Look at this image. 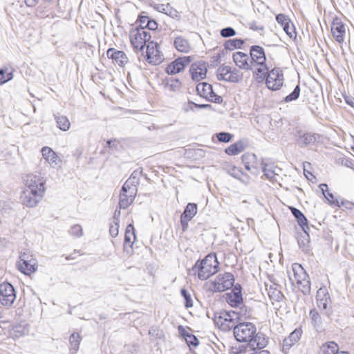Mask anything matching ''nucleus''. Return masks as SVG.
<instances>
[{
  "mask_svg": "<svg viewBox=\"0 0 354 354\" xmlns=\"http://www.w3.org/2000/svg\"><path fill=\"white\" fill-rule=\"evenodd\" d=\"M302 280H298L297 283L301 292L306 295L310 292V282L308 274H303Z\"/></svg>",
  "mask_w": 354,
  "mask_h": 354,
  "instance_id": "37",
  "label": "nucleus"
},
{
  "mask_svg": "<svg viewBox=\"0 0 354 354\" xmlns=\"http://www.w3.org/2000/svg\"><path fill=\"white\" fill-rule=\"evenodd\" d=\"M309 315L311 319L312 324L315 327H319L322 323V319L319 313L315 310H310Z\"/></svg>",
  "mask_w": 354,
  "mask_h": 354,
  "instance_id": "46",
  "label": "nucleus"
},
{
  "mask_svg": "<svg viewBox=\"0 0 354 354\" xmlns=\"http://www.w3.org/2000/svg\"><path fill=\"white\" fill-rule=\"evenodd\" d=\"M218 261L215 254H207L202 261L198 260L192 271L201 280H206L218 271Z\"/></svg>",
  "mask_w": 354,
  "mask_h": 354,
  "instance_id": "3",
  "label": "nucleus"
},
{
  "mask_svg": "<svg viewBox=\"0 0 354 354\" xmlns=\"http://www.w3.org/2000/svg\"><path fill=\"white\" fill-rule=\"evenodd\" d=\"M225 300L231 306L236 307L243 302L242 294L231 291L225 294Z\"/></svg>",
  "mask_w": 354,
  "mask_h": 354,
  "instance_id": "28",
  "label": "nucleus"
},
{
  "mask_svg": "<svg viewBox=\"0 0 354 354\" xmlns=\"http://www.w3.org/2000/svg\"><path fill=\"white\" fill-rule=\"evenodd\" d=\"M303 230V234H300L297 239V243L299 248L304 252H308L309 250V243H310V237L308 234L309 229H306Z\"/></svg>",
  "mask_w": 354,
  "mask_h": 354,
  "instance_id": "33",
  "label": "nucleus"
},
{
  "mask_svg": "<svg viewBox=\"0 0 354 354\" xmlns=\"http://www.w3.org/2000/svg\"><path fill=\"white\" fill-rule=\"evenodd\" d=\"M276 21L282 27L285 26L288 24H290V19L289 17L284 14H279L276 16Z\"/></svg>",
  "mask_w": 354,
  "mask_h": 354,
  "instance_id": "55",
  "label": "nucleus"
},
{
  "mask_svg": "<svg viewBox=\"0 0 354 354\" xmlns=\"http://www.w3.org/2000/svg\"><path fill=\"white\" fill-rule=\"evenodd\" d=\"M266 287L268 295L271 300L279 302L283 299V295L279 289V285L273 283L270 285L269 287L266 285Z\"/></svg>",
  "mask_w": 354,
  "mask_h": 354,
  "instance_id": "25",
  "label": "nucleus"
},
{
  "mask_svg": "<svg viewBox=\"0 0 354 354\" xmlns=\"http://www.w3.org/2000/svg\"><path fill=\"white\" fill-rule=\"evenodd\" d=\"M216 136L220 142H229L233 136L227 132H220L216 134Z\"/></svg>",
  "mask_w": 354,
  "mask_h": 354,
  "instance_id": "52",
  "label": "nucleus"
},
{
  "mask_svg": "<svg viewBox=\"0 0 354 354\" xmlns=\"http://www.w3.org/2000/svg\"><path fill=\"white\" fill-rule=\"evenodd\" d=\"M185 341L189 346L196 347L198 345L199 341L198 338L193 334L190 333L189 335H186Z\"/></svg>",
  "mask_w": 354,
  "mask_h": 354,
  "instance_id": "56",
  "label": "nucleus"
},
{
  "mask_svg": "<svg viewBox=\"0 0 354 354\" xmlns=\"http://www.w3.org/2000/svg\"><path fill=\"white\" fill-rule=\"evenodd\" d=\"M81 337L77 333H73L69 337V342L73 350L77 351L81 342Z\"/></svg>",
  "mask_w": 354,
  "mask_h": 354,
  "instance_id": "43",
  "label": "nucleus"
},
{
  "mask_svg": "<svg viewBox=\"0 0 354 354\" xmlns=\"http://www.w3.org/2000/svg\"><path fill=\"white\" fill-rule=\"evenodd\" d=\"M174 45L176 49L181 53H187L191 50L189 41L182 36H178L175 38Z\"/></svg>",
  "mask_w": 354,
  "mask_h": 354,
  "instance_id": "26",
  "label": "nucleus"
},
{
  "mask_svg": "<svg viewBox=\"0 0 354 354\" xmlns=\"http://www.w3.org/2000/svg\"><path fill=\"white\" fill-rule=\"evenodd\" d=\"M142 169H137L133 171L129 179L122 187V191L131 194H137L138 186L140 184L139 178L141 176Z\"/></svg>",
  "mask_w": 354,
  "mask_h": 354,
  "instance_id": "14",
  "label": "nucleus"
},
{
  "mask_svg": "<svg viewBox=\"0 0 354 354\" xmlns=\"http://www.w3.org/2000/svg\"><path fill=\"white\" fill-rule=\"evenodd\" d=\"M319 187L321 189L322 194L330 205L340 207L339 201L337 199H335L333 194L328 191L327 184H320Z\"/></svg>",
  "mask_w": 354,
  "mask_h": 354,
  "instance_id": "34",
  "label": "nucleus"
},
{
  "mask_svg": "<svg viewBox=\"0 0 354 354\" xmlns=\"http://www.w3.org/2000/svg\"><path fill=\"white\" fill-rule=\"evenodd\" d=\"M29 332V326L25 322H20L12 327L11 334L15 337H21Z\"/></svg>",
  "mask_w": 354,
  "mask_h": 354,
  "instance_id": "31",
  "label": "nucleus"
},
{
  "mask_svg": "<svg viewBox=\"0 0 354 354\" xmlns=\"http://www.w3.org/2000/svg\"><path fill=\"white\" fill-rule=\"evenodd\" d=\"M136 194L124 192L121 190L120 195L119 206L121 209L127 208L133 201Z\"/></svg>",
  "mask_w": 354,
  "mask_h": 354,
  "instance_id": "30",
  "label": "nucleus"
},
{
  "mask_svg": "<svg viewBox=\"0 0 354 354\" xmlns=\"http://www.w3.org/2000/svg\"><path fill=\"white\" fill-rule=\"evenodd\" d=\"M268 73V68L265 64L263 66H260V68H257V78L263 80L266 77H267Z\"/></svg>",
  "mask_w": 354,
  "mask_h": 354,
  "instance_id": "60",
  "label": "nucleus"
},
{
  "mask_svg": "<svg viewBox=\"0 0 354 354\" xmlns=\"http://www.w3.org/2000/svg\"><path fill=\"white\" fill-rule=\"evenodd\" d=\"M197 103H195L191 100H188L187 102L184 103L182 106V110L184 113H188L189 111H195Z\"/></svg>",
  "mask_w": 354,
  "mask_h": 354,
  "instance_id": "54",
  "label": "nucleus"
},
{
  "mask_svg": "<svg viewBox=\"0 0 354 354\" xmlns=\"http://www.w3.org/2000/svg\"><path fill=\"white\" fill-rule=\"evenodd\" d=\"M147 61L154 65L160 64L164 59L162 53L160 51L159 46L156 42L149 41L146 50Z\"/></svg>",
  "mask_w": 354,
  "mask_h": 354,
  "instance_id": "11",
  "label": "nucleus"
},
{
  "mask_svg": "<svg viewBox=\"0 0 354 354\" xmlns=\"http://www.w3.org/2000/svg\"><path fill=\"white\" fill-rule=\"evenodd\" d=\"M119 216H117V212H115L113 221L110 224L109 233L112 237H116L119 232Z\"/></svg>",
  "mask_w": 354,
  "mask_h": 354,
  "instance_id": "40",
  "label": "nucleus"
},
{
  "mask_svg": "<svg viewBox=\"0 0 354 354\" xmlns=\"http://www.w3.org/2000/svg\"><path fill=\"white\" fill-rule=\"evenodd\" d=\"M300 86L299 84H297L294 90L292 91V93H290L289 95H288L285 98H284V102H292V101H295L296 100H297L299 97V95H300Z\"/></svg>",
  "mask_w": 354,
  "mask_h": 354,
  "instance_id": "47",
  "label": "nucleus"
},
{
  "mask_svg": "<svg viewBox=\"0 0 354 354\" xmlns=\"http://www.w3.org/2000/svg\"><path fill=\"white\" fill-rule=\"evenodd\" d=\"M294 344H295V343H293V342H292L288 338V337L285 338L283 341V345H282L283 351L285 352L286 351H288Z\"/></svg>",
  "mask_w": 354,
  "mask_h": 354,
  "instance_id": "64",
  "label": "nucleus"
},
{
  "mask_svg": "<svg viewBox=\"0 0 354 354\" xmlns=\"http://www.w3.org/2000/svg\"><path fill=\"white\" fill-rule=\"evenodd\" d=\"M321 136L317 133L299 131L296 136V142L299 147L304 148L319 142Z\"/></svg>",
  "mask_w": 354,
  "mask_h": 354,
  "instance_id": "10",
  "label": "nucleus"
},
{
  "mask_svg": "<svg viewBox=\"0 0 354 354\" xmlns=\"http://www.w3.org/2000/svg\"><path fill=\"white\" fill-rule=\"evenodd\" d=\"M244 41L241 39H232L227 40L224 44V47L226 50H233L236 48H241Z\"/></svg>",
  "mask_w": 354,
  "mask_h": 354,
  "instance_id": "39",
  "label": "nucleus"
},
{
  "mask_svg": "<svg viewBox=\"0 0 354 354\" xmlns=\"http://www.w3.org/2000/svg\"><path fill=\"white\" fill-rule=\"evenodd\" d=\"M256 159L257 157L254 153H245L242 156V162L248 171L254 173L252 169H256L257 168L254 165Z\"/></svg>",
  "mask_w": 354,
  "mask_h": 354,
  "instance_id": "32",
  "label": "nucleus"
},
{
  "mask_svg": "<svg viewBox=\"0 0 354 354\" xmlns=\"http://www.w3.org/2000/svg\"><path fill=\"white\" fill-rule=\"evenodd\" d=\"M234 335L239 342H248L251 350L265 348L268 340L261 333H257L255 324L251 322H241L234 327Z\"/></svg>",
  "mask_w": 354,
  "mask_h": 354,
  "instance_id": "1",
  "label": "nucleus"
},
{
  "mask_svg": "<svg viewBox=\"0 0 354 354\" xmlns=\"http://www.w3.org/2000/svg\"><path fill=\"white\" fill-rule=\"evenodd\" d=\"M152 6L156 11L165 15H167L169 9L171 8L170 3H155Z\"/></svg>",
  "mask_w": 354,
  "mask_h": 354,
  "instance_id": "51",
  "label": "nucleus"
},
{
  "mask_svg": "<svg viewBox=\"0 0 354 354\" xmlns=\"http://www.w3.org/2000/svg\"><path fill=\"white\" fill-rule=\"evenodd\" d=\"M234 277L230 272L218 274L213 282L214 290L216 292H224L233 286Z\"/></svg>",
  "mask_w": 354,
  "mask_h": 354,
  "instance_id": "9",
  "label": "nucleus"
},
{
  "mask_svg": "<svg viewBox=\"0 0 354 354\" xmlns=\"http://www.w3.org/2000/svg\"><path fill=\"white\" fill-rule=\"evenodd\" d=\"M207 95L208 96H207L206 100L209 101V102L217 103V104H221L223 102L222 97L220 96V95H216L214 92L213 88H212V85L210 86L209 94H207Z\"/></svg>",
  "mask_w": 354,
  "mask_h": 354,
  "instance_id": "49",
  "label": "nucleus"
},
{
  "mask_svg": "<svg viewBox=\"0 0 354 354\" xmlns=\"http://www.w3.org/2000/svg\"><path fill=\"white\" fill-rule=\"evenodd\" d=\"M250 55L252 68L254 64L259 66H263L266 64V57L263 47L257 45L252 46L250 50Z\"/></svg>",
  "mask_w": 354,
  "mask_h": 354,
  "instance_id": "16",
  "label": "nucleus"
},
{
  "mask_svg": "<svg viewBox=\"0 0 354 354\" xmlns=\"http://www.w3.org/2000/svg\"><path fill=\"white\" fill-rule=\"evenodd\" d=\"M136 238L134 227L132 224H129L126 227L124 243V250L128 254L133 252L132 245Z\"/></svg>",
  "mask_w": 354,
  "mask_h": 354,
  "instance_id": "20",
  "label": "nucleus"
},
{
  "mask_svg": "<svg viewBox=\"0 0 354 354\" xmlns=\"http://www.w3.org/2000/svg\"><path fill=\"white\" fill-rule=\"evenodd\" d=\"M166 86L171 91H179L181 88V82L177 78H171L166 84Z\"/></svg>",
  "mask_w": 354,
  "mask_h": 354,
  "instance_id": "45",
  "label": "nucleus"
},
{
  "mask_svg": "<svg viewBox=\"0 0 354 354\" xmlns=\"http://www.w3.org/2000/svg\"><path fill=\"white\" fill-rule=\"evenodd\" d=\"M192 61L191 57L185 56L176 58L166 67L165 71L169 75H174L184 70Z\"/></svg>",
  "mask_w": 354,
  "mask_h": 354,
  "instance_id": "12",
  "label": "nucleus"
},
{
  "mask_svg": "<svg viewBox=\"0 0 354 354\" xmlns=\"http://www.w3.org/2000/svg\"><path fill=\"white\" fill-rule=\"evenodd\" d=\"M54 118L56 120L57 127L60 130L66 131L69 129L71 127V122L66 116L55 114L54 115Z\"/></svg>",
  "mask_w": 354,
  "mask_h": 354,
  "instance_id": "36",
  "label": "nucleus"
},
{
  "mask_svg": "<svg viewBox=\"0 0 354 354\" xmlns=\"http://www.w3.org/2000/svg\"><path fill=\"white\" fill-rule=\"evenodd\" d=\"M233 61L241 69L249 71L252 70V66L249 56L243 52L238 51L233 54Z\"/></svg>",
  "mask_w": 354,
  "mask_h": 354,
  "instance_id": "19",
  "label": "nucleus"
},
{
  "mask_svg": "<svg viewBox=\"0 0 354 354\" xmlns=\"http://www.w3.org/2000/svg\"><path fill=\"white\" fill-rule=\"evenodd\" d=\"M283 83V73L279 68L272 69L266 79L267 87L272 91H277L281 88Z\"/></svg>",
  "mask_w": 354,
  "mask_h": 354,
  "instance_id": "7",
  "label": "nucleus"
},
{
  "mask_svg": "<svg viewBox=\"0 0 354 354\" xmlns=\"http://www.w3.org/2000/svg\"><path fill=\"white\" fill-rule=\"evenodd\" d=\"M339 346L334 342H329L324 344L320 347L319 354H337Z\"/></svg>",
  "mask_w": 354,
  "mask_h": 354,
  "instance_id": "35",
  "label": "nucleus"
},
{
  "mask_svg": "<svg viewBox=\"0 0 354 354\" xmlns=\"http://www.w3.org/2000/svg\"><path fill=\"white\" fill-rule=\"evenodd\" d=\"M217 79L220 81L236 83L241 80L239 71L229 66H220L216 73Z\"/></svg>",
  "mask_w": 354,
  "mask_h": 354,
  "instance_id": "8",
  "label": "nucleus"
},
{
  "mask_svg": "<svg viewBox=\"0 0 354 354\" xmlns=\"http://www.w3.org/2000/svg\"><path fill=\"white\" fill-rule=\"evenodd\" d=\"M167 16L171 17L172 19H175L179 20L180 19V15L178 11H177L175 8L171 6L169 9Z\"/></svg>",
  "mask_w": 354,
  "mask_h": 354,
  "instance_id": "62",
  "label": "nucleus"
},
{
  "mask_svg": "<svg viewBox=\"0 0 354 354\" xmlns=\"http://www.w3.org/2000/svg\"><path fill=\"white\" fill-rule=\"evenodd\" d=\"M16 299V292L13 286L8 282L0 284V304L10 307Z\"/></svg>",
  "mask_w": 354,
  "mask_h": 354,
  "instance_id": "6",
  "label": "nucleus"
},
{
  "mask_svg": "<svg viewBox=\"0 0 354 354\" xmlns=\"http://www.w3.org/2000/svg\"><path fill=\"white\" fill-rule=\"evenodd\" d=\"M19 261H26L32 263H33V262H35V263L37 264V261L35 257L34 254L31 252L26 250H25L24 251H21L19 253Z\"/></svg>",
  "mask_w": 354,
  "mask_h": 354,
  "instance_id": "44",
  "label": "nucleus"
},
{
  "mask_svg": "<svg viewBox=\"0 0 354 354\" xmlns=\"http://www.w3.org/2000/svg\"><path fill=\"white\" fill-rule=\"evenodd\" d=\"M221 35L224 37H230L236 35L235 30L232 27H226L221 30Z\"/></svg>",
  "mask_w": 354,
  "mask_h": 354,
  "instance_id": "58",
  "label": "nucleus"
},
{
  "mask_svg": "<svg viewBox=\"0 0 354 354\" xmlns=\"http://www.w3.org/2000/svg\"><path fill=\"white\" fill-rule=\"evenodd\" d=\"M106 56L109 59H112L113 62L120 66H124L128 62V57L124 52L110 48L106 51Z\"/></svg>",
  "mask_w": 354,
  "mask_h": 354,
  "instance_id": "21",
  "label": "nucleus"
},
{
  "mask_svg": "<svg viewBox=\"0 0 354 354\" xmlns=\"http://www.w3.org/2000/svg\"><path fill=\"white\" fill-rule=\"evenodd\" d=\"M331 32L333 37L338 43H342L345 35V26L342 19L335 17L331 24Z\"/></svg>",
  "mask_w": 354,
  "mask_h": 354,
  "instance_id": "17",
  "label": "nucleus"
},
{
  "mask_svg": "<svg viewBox=\"0 0 354 354\" xmlns=\"http://www.w3.org/2000/svg\"><path fill=\"white\" fill-rule=\"evenodd\" d=\"M317 304L320 310H326L330 302V298L326 286L320 287L317 292Z\"/></svg>",
  "mask_w": 354,
  "mask_h": 354,
  "instance_id": "22",
  "label": "nucleus"
},
{
  "mask_svg": "<svg viewBox=\"0 0 354 354\" xmlns=\"http://www.w3.org/2000/svg\"><path fill=\"white\" fill-rule=\"evenodd\" d=\"M297 268H298V270H297V268L295 267H293V268H292L293 272H294V276L297 281V283L298 282V280H302V278L304 277H303L304 274H307L306 272V271L304 270V268L300 265H299L297 266Z\"/></svg>",
  "mask_w": 354,
  "mask_h": 354,
  "instance_id": "59",
  "label": "nucleus"
},
{
  "mask_svg": "<svg viewBox=\"0 0 354 354\" xmlns=\"http://www.w3.org/2000/svg\"><path fill=\"white\" fill-rule=\"evenodd\" d=\"M263 175L272 183L277 182V177L281 172V169L272 162H262Z\"/></svg>",
  "mask_w": 354,
  "mask_h": 354,
  "instance_id": "18",
  "label": "nucleus"
},
{
  "mask_svg": "<svg viewBox=\"0 0 354 354\" xmlns=\"http://www.w3.org/2000/svg\"><path fill=\"white\" fill-rule=\"evenodd\" d=\"M302 330L301 328L295 329L288 336V338L296 344L301 338Z\"/></svg>",
  "mask_w": 354,
  "mask_h": 354,
  "instance_id": "53",
  "label": "nucleus"
},
{
  "mask_svg": "<svg viewBox=\"0 0 354 354\" xmlns=\"http://www.w3.org/2000/svg\"><path fill=\"white\" fill-rule=\"evenodd\" d=\"M14 68L5 66L0 68V85H3L13 79Z\"/></svg>",
  "mask_w": 354,
  "mask_h": 354,
  "instance_id": "29",
  "label": "nucleus"
},
{
  "mask_svg": "<svg viewBox=\"0 0 354 354\" xmlns=\"http://www.w3.org/2000/svg\"><path fill=\"white\" fill-rule=\"evenodd\" d=\"M198 210L197 205L194 203H189L180 216V225L183 231H186L188 228V223L192 218L196 214Z\"/></svg>",
  "mask_w": 354,
  "mask_h": 354,
  "instance_id": "15",
  "label": "nucleus"
},
{
  "mask_svg": "<svg viewBox=\"0 0 354 354\" xmlns=\"http://www.w3.org/2000/svg\"><path fill=\"white\" fill-rule=\"evenodd\" d=\"M210 84L207 82L198 83L196 86V91L201 97L207 99V94H209Z\"/></svg>",
  "mask_w": 354,
  "mask_h": 354,
  "instance_id": "41",
  "label": "nucleus"
},
{
  "mask_svg": "<svg viewBox=\"0 0 354 354\" xmlns=\"http://www.w3.org/2000/svg\"><path fill=\"white\" fill-rule=\"evenodd\" d=\"M285 32L290 37V38H296L297 33L295 31V28L294 25L292 24L291 26L290 24H288L285 26L283 27Z\"/></svg>",
  "mask_w": 354,
  "mask_h": 354,
  "instance_id": "57",
  "label": "nucleus"
},
{
  "mask_svg": "<svg viewBox=\"0 0 354 354\" xmlns=\"http://www.w3.org/2000/svg\"><path fill=\"white\" fill-rule=\"evenodd\" d=\"M107 147L112 151H116L118 149L119 142L116 140H109L106 142Z\"/></svg>",
  "mask_w": 354,
  "mask_h": 354,
  "instance_id": "61",
  "label": "nucleus"
},
{
  "mask_svg": "<svg viewBox=\"0 0 354 354\" xmlns=\"http://www.w3.org/2000/svg\"><path fill=\"white\" fill-rule=\"evenodd\" d=\"M69 234L75 237H81L83 235V230L80 225L75 224L71 227Z\"/></svg>",
  "mask_w": 354,
  "mask_h": 354,
  "instance_id": "50",
  "label": "nucleus"
},
{
  "mask_svg": "<svg viewBox=\"0 0 354 354\" xmlns=\"http://www.w3.org/2000/svg\"><path fill=\"white\" fill-rule=\"evenodd\" d=\"M145 27H147L146 29L150 30H155L158 28V23L154 20L149 18V21H147Z\"/></svg>",
  "mask_w": 354,
  "mask_h": 354,
  "instance_id": "63",
  "label": "nucleus"
},
{
  "mask_svg": "<svg viewBox=\"0 0 354 354\" xmlns=\"http://www.w3.org/2000/svg\"><path fill=\"white\" fill-rule=\"evenodd\" d=\"M17 266L18 270L21 273L26 275H30L32 273H34L37 271L38 264H36L35 262H33V263H32L26 261H18L17 262Z\"/></svg>",
  "mask_w": 354,
  "mask_h": 354,
  "instance_id": "24",
  "label": "nucleus"
},
{
  "mask_svg": "<svg viewBox=\"0 0 354 354\" xmlns=\"http://www.w3.org/2000/svg\"><path fill=\"white\" fill-rule=\"evenodd\" d=\"M290 209L302 230H304V228L309 229L308 221L304 214L299 209L295 207H290Z\"/></svg>",
  "mask_w": 354,
  "mask_h": 354,
  "instance_id": "27",
  "label": "nucleus"
},
{
  "mask_svg": "<svg viewBox=\"0 0 354 354\" xmlns=\"http://www.w3.org/2000/svg\"><path fill=\"white\" fill-rule=\"evenodd\" d=\"M45 180L39 175H28L26 188L21 192V201L28 207H35L41 201L46 192Z\"/></svg>",
  "mask_w": 354,
  "mask_h": 354,
  "instance_id": "2",
  "label": "nucleus"
},
{
  "mask_svg": "<svg viewBox=\"0 0 354 354\" xmlns=\"http://www.w3.org/2000/svg\"><path fill=\"white\" fill-rule=\"evenodd\" d=\"M180 294L185 299V307L186 308H192L193 306V301L188 291L185 288H182Z\"/></svg>",
  "mask_w": 354,
  "mask_h": 354,
  "instance_id": "48",
  "label": "nucleus"
},
{
  "mask_svg": "<svg viewBox=\"0 0 354 354\" xmlns=\"http://www.w3.org/2000/svg\"><path fill=\"white\" fill-rule=\"evenodd\" d=\"M207 72V64L204 61H198L192 64L189 73L193 81L199 82L206 77Z\"/></svg>",
  "mask_w": 354,
  "mask_h": 354,
  "instance_id": "13",
  "label": "nucleus"
},
{
  "mask_svg": "<svg viewBox=\"0 0 354 354\" xmlns=\"http://www.w3.org/2000/svg\"><path fill=\"white\" fill-rule=\"evenodd\" d=\"M44 158L53 167L59 166L61 160L57 153L48 147H44L41 150Z\"/></svg>",
  "mask_w": 354,
  "mask_h": 354,
  "instance_id": "23",
  "label": "nucleus"
},
{
  "mask_svg": "<svg viewBox=\"0 0 354 354\" xmlns=\"http://www.w3.org/2000/svg\"><path fill=\"white\" fill-rule=\"evenodd\" d=\"M151 38L149 31L143 28H136L131 31L130 41L136 50H143L147 42H149Z\"/></svg>",
  "mask_w": 354,
  "mask_h": 354,
  "instance_id": "4",
  "label": "nucleus"
},
{
  "mask_svg": "<svg viewBox=\"0 0 354 354\" xmlns=\"http://www.w3.org/2000/svg\"><path fill=\"white\" fill-rule=\"evenodd\" d=\"M225 170L228 174L234 177V178L239 179L241 180V177L244 175L243 172L239 168L233 166L229 165L225 168ZM242 181H244L242 180Z\"/></svg>",
  "mask_w": 354,
  "mask_h": 354,
  "instance_id": "42",
  "label": "nucleus"
},
{
  "mask_svg": "<svg viewBox=\"0 0 354 354\" xmlns=\"http://www.w3.org/2000/svg\"><path fill=\"white\" fill-rule=\"evenodd\" d=\"M245 149V146L241 141L236 142L225 150V152L230 156H235L242 152Z\"/></svg>",
  "mask_w": 354,
  "mask_h": 354,
  "instance_id": "38",
  "label": "nucleus"
},
{
  "mask_svg": "<svg viewBox=\"0 0 354 354\" xmlns=\"http://www.w3.org/2000/svg\"><path fill=\"white\" fill-rule=\"evenodd\" d=\"M236 318H238V315L234 311H224L219 315H215L214 322L220 329L227 331L234 329V327L236 326L235 324Z\"/></svg>",
  "mask_w": 354,
  "mask_h": 354,
  "instance_id": "5",
  "label": "nucleus"
}]
</instances>
